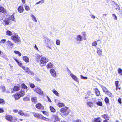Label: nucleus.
Returning a JSON list of instances; mask_svg holds the SVG:
<instances>
[{
    "mask_svg": "<svg viewBox=\"0 0 122 122\" xmlns=\"http://www.w3.org/2000/svg\"><path fill=\"white\" fill-rule=\"evenodd\" d=\"M11 39L15 43H20L21 41L17 34L15 33L11 37Z\"/></svg>",
    "mask_w": 122,
    "mask_h": 122,
    "instance_id": "1",
    "label": "nucleus"
},
{
    "mask_svg": "<svg viewBox=\"0 0 122 122\" xmlns=\"http://www.w3.org/2000/svg\"><path fill=\"white\" fill-rule=\"evenodd\" d=\"M60 111L61 112L64 113V115L66 116L70 112V110L68 107H65L61 108Z\"/></svg>",
    "mask_w": 122,
    "mask_h": 122,
    "instance_id": "2",
    "label": "nucleus"
},
{
    "mask_svg": "<svg viewBox=\"0 0 122 122\" xmlns=\"http://www.w3.org/2000/svg\"><path fill=\"white\" fill-rule=\"evenodd\" d=\"M48 61V59L47 57L42 56L40 61V63L42 64H46Z\"/></svg>",
    "mask_w": 122,
    "mask_h": 122,
    "instance_id": "3",
    "label": "nucleus"
},
{
    "mask_svg": "<svg viewBox=\"0 0 122 122\" xmlns=\"http://www.w3.org/2000/svg\"><path fill=\"white\" fill-rule=\"evenodd\" d=\"M34 90L36 93L40 95H42L43 94V91L41 90V89L38 87L35 88L34 89Z\"/></svg>",
    "mask_w": 122,
    "mask_h": 122,
    "instance_id": "4",
    "label": "nucleus"
},
{
    "mask_svg": "<svg viewBox=\"0 0 122 122\" xmlns=\"http://www.w3.org/2000/svg\"><path fill=\"white\" fill-rule=\"evenodd\" d=\"M51 119L52 121L54 122L58 121L59 119L58 116L57 115H52Z\"/></svg>",
    "mask_w": 122,
    "mask_h": 122,
    "instance_id": "5",
    "label": "nucleus"
},
{
    "mask_svg": "<svg viewBox=\"0 0 122 122\" xmlns=\"http://www.w3.org/2000/svg\"><path fill=\"white\" fill-rule=\"evenodd\" d=\"M33 114L34 116L36 118L38 119H42L43 116L42 115L39 114L38 113H35L34 112H33Z\"/></svg>",
    "mask_w": 122,
    "mask_h": 122,
    "instance_id": "6",
    "label": "nucleus"
},
{
    "mask_svg": "<svg viewBox=\"0 0 122 122\" xmlns=\"http://www.w3.org/2000/svg\"><path fill=\"white\" fill-rule=\"evenodd\" d=\"M50 72L53 77H56V73L54 69H51L50 70Z\"/></svg>",
    "mask_w": 122,
    "mask_h": 122,
    "instance_id": "7",
    "label": "nucleus"
},
{
    "mask_svg": "<svg viewBox=\"0 0 122 122\" xmlns=\"http://www.w3.org/2000/svg\"><path fill=\"white\" fill-rule=\"evenodd\" d=\"M70 76L72 78L74 79L75 81L78 82L79 80L77 77L74 74H71Z\"/></svg>",
    "mask_w": 122,
    "mask_h": 122,
    "instance_id": "8",
    "label": "nucleus"
},
{
    "mask_svg": "<svg viewBox=\"0 0 122 122\" xmlns=\"http://www.w3.org/2000/svg\"><path fill=\"white\" fill-rule=\"evenodd\" d=\"M36 107L39 109H43V106L40 103H38L36 104Z\"/></svg>",
    "mask_w": 122,
    "mask_h": 122,
    "instance_id": "9",
    "label": "nucleus"
},
{
    "mask_svg": "<svg viewBox=\"0 0 122 122\" xmlns=\"http://www.w3.org/2000/svg\"><path fill=\"white\" fill-rule=\"evenodd\" d=\"M9 19H5L3 21V22L4 25L5 26L7 25H8L9 24Z\"/></svg>",
    "mask_w": 122,
    "mask_h": 122,
    "instance_id": "10",
    "label": "nucleus"
},
{
    "mask_svg": "<svg viewBox=\"0 0 122 122\" xmlns=\"http://www.w3.org/2000/svg\"><path fill=\"white\" fill-rule=\"evenodd\" d=\"M5 119L11 122L12 116L10 115H7L5 117Z\"/></svg>",
    "mask_w": 122,
    "mask_h": 122,
    "instance_id": "11",
    "label": "nucleus"
},
{
    "mask_svg": "<svg viewBox=\"0 0 122 122\" xmlns=\"http://www.w3.org/2000/svg\"><path fill=\"white\" fill-rule=\"evenodd\" d=\"M76 40L78 42L81 41L82 40V36L80 35H78L76 37Z\"/></svg>",
    "mask_w": 122,
    "mask_h": 122,
    "instance_id": "12",
    "label": "nucleus"
},
{
    "mask_svg": "<svg viewBox=\"0 0 122 122\" xmlns=\"http://www.w3.org/2000/svg\"><path fill=\"white\" fill-rule=\"evenodd\" d=\"M101 87L102 89L103 92L106 94L109 91V90H108L105 87L101 85Z\"/></svg>",
    "mask_w": 122,
    "mask_h": 122,
    "instance_id": "13",
    "label": "nucleus"
},
{
    "mask_svg": "<svg viewBox=\"0 0 122 122\" xmlns=\"http://www.w3.org/2000/svg\"><path fill=\"white\" fill-rule=\"evenodd\" d=\"M18 11L20 13L23 12L24 10L23 7L22 6H20L19 7L18 9Z\"/></svg>",
    "mask_w": 122,
    "mask_h": 122,
    "instance_id": "14",
    "label": "nucleus"
},
{
    "mask_svg": "<svg viewBox=\"0 0 122 122\" xmlns=\"http://www.w3.org/2000/svg\"><path fill=\"white\" fill-rule=\"evenodd\" d=\"M18 93L19 94L20 97L23 96L25 94V92L24 90L23 89L21 91H20L19 93Z\"/></svg>",
    "mask_w": 122,
    "mask_h": 122,
    "instance_id": "15",
    "label": "nucleus"
},
{
    "mask_svg": "<svg viewBox=\"0 0 122 122\" xmlns=\"http://www.w3.org/2000/svg\"><path fill=\"white\" fill-rule=\"evenodd\" d=\"M42 55H39L37 54L36 55V60L37 61H39L40 59L42 57Z\"/></svg>",
    "mask_w": 122,
    "mask_h": 122,
    "instance_id": "16",
    "label": "nucleus"
},
{
    "mask_svg": "<svg viewBox=\"0 0 122 122\" xmlns=\"http://www.w3.org/2000/svg\"><path fill=\"white\" fill-rule=\"evenodd\" d=\"M21 97L18 93L15 94L14 95V98L15 100H18Z\"/></svg>",
    "mask_w": 122,
    "mask_h": 122,
    "instance_id": "17",
    "label": "nucleus"
},
{
    "mask_svg": "<svg viewBox=\"0 0 122 122\" xmlns=\"http://www.w3.org/2000/svg\"><path fill=\"white\" fill-rule=\"evenodd\" d=\"M7 42L8 43V46H12L10 47L9 48V49H11L12 48V47L13 46V45H14V44L12 43L10 41H7Z\"/></svg>",
    "mask_w": 122,
    "mask_h": 122,
    "instance_id": "18",
    "label": "nucleus"
},
{
    "mask_svg": "<svg viewBox=\"0 0 122 122\" xmlns=\"http://www.w3.org/2000/svg\"><path fill=\"white\" fill-rule=\"evenodd\" d=\"M23 60L26 62H29V58L26 56H24L23 57Z\"/></svg>",
    "mask_w": 122,
    "mask_h": 122,
    "instance_id": "19",
    "label": "nucleus"
},
{
    "mask_svg": "<svg viewBox=\"0 0 122 122\" xmlns=\"http://www.w3.org/2000/svg\"><path fill=\"white\" fill-rule=\"evenodd\" d=\"M102 51V49H101L100 48H97V52L98 54V55H101Z\"/></svg>",
    "mask_w": 122,
    "mask_h": 122,
    "instance_id": "20",
    "label": "nucleus"
},
{
    "mask_svg": "<svg viewBox=\"0 0 122 122\" xmlns=\"http://www.w3.org/2000/svg\"><path fill=\"white\" fill-rule=\"evenodd\" d=\"M31 16L32 18V19L35 22H37V20L35 17L34 15L31 14Z\"/></svg>",
    "mask_w": 122,
    "mask_h": 122,
    "instance_id": "21",
    "label": "nucleus"
},
{
    "mask_svg": "<svg viewBox=\"0 0 122 122\" xmlns=\"http://www.w3.org/2000/svg\"><path fill=\"white\" fill-rule=\"evenodd\" d=\"M53 66V64L51 62L49 63L47 65V68H52Z\"/></svg>",
    "mask_w": 122,
    "mask_h": 122,
    "instance_id": "22",
    "label": "nucleus"
},
{
    "mask_svg": "<svg viewBox=\"0 0 122 122\" xmlns=\"http://www.w3.org/2000/svg\"><path fill=\"white\" fill-rule=\"evenodd\" d=\"M44 41H45V43L47 44L50 41V39L48 38L45 37L44 38Z\"/></svg>",
    "mask_w": 122,
    "mask_h": 122,
    "instance_id": "23",
    "label": "nucleus"
},
{
    "mask_svg": "<svg viewBox=\"0 0 122 122\" xmlns=\"http://www.w3.org/2000/svg\"><path fill=\"white\" fill-rule=\"evenodd\" d=\"M95 93L97 96H99L100 95V92L97 88H96L95 90Z\"/></svg>",
    "mask_w": 122,
    "mask_h": 122,
    "instance_id": "24",
    "label": "nucleus"
},
{
    "mask_svg": "<svg viewBox=\"0 0 122 122\" xmlns=\"http://www.w3.org/2000/svg\"><path fill=\"white\" fill-rule=\"evenodd\" d=\"M22 69L25 71L26 73H27L30 70L28 67L25 66H22Z\"/></svg>",
    "mask_w": 122,
    "mask_h": 122,
    "instance_id": "25",
    "label": "nucleus"
},
{
    "mask_svg": "<svg viewBox=\"0 0 122 122\" xmlns=\"http://www.w3.org/2000/svg\"><path fill=\"white\" fill-rule=\"evenodd\" d=\"M5 10L4 8L0 6V12L2 13H4L5 12Z\"/></svg>",
    "mask_w": 122,
    "mask_h": 122,
    "instance_id": "26",
    "label": "nucleus"
},
{
    "mask_svg": "<svg viewBox=\"0 0 122 122\" xmlns=\"http://www.w3.org/2000/svg\"><path fill=\"white\" fill-rule=\"evenodd\" d=\"M6 34L8 35L11 36L13 34L9 30H7L6 32Z\"/></svg>",
    "mask_w": 122,
    "mask_h": 122,
    "instance_id": "27",
    "label": "nucleus"
},
{
    "mask_svg": "<svg viewBox=\"0 0 122 122\" xmlns=\"http://www.w3.org/2000/svg\"><path fill=\"white\" fill-rule=\"evenodd\" d=\"M87 105L90 108L92 107L93 106V103L90 102H88Z\"/></svg>",
    "mask_w": 122,
    "mask_h": 122,
    "instance_id": "28",
    "label": "nucleus"
},
{
    "mask_svg": "<svg viewBox=\"0 0 122 122\" xmlns=\"http://www.w3.org/2000/svg\"><path fill=\"white\" fill-rule=\"evenodd\" d=\"M52 92L54 93L56 96H59V95L58 92L55 89H53L52 90Z\"/></svg>",
    "mask_w": 122,
    "mask_h": 122,
    "instance_id": "29",
    "label": "nucleus"
},
{
    "mask_svg": "<svg viewBox=\"0 0 122 122\" xmlns=\"http://www.w3.org/2000/svg\"><path fill=\"white\" fill-rule=\"evenodd\" d=\"M9 20H14V17L13 15H12L11 16H10L8 19Z\"/></svg>",
    "mask_w": 122,
    "mask_h": 122,
    "instance_id": "30",
    "label": "nucleus"
},
{
    "mask_svg": "<svg viewBox=\"0 0 122 122\" xmlns=\"http://www.w3.org/2000/svg\"><path fill=\"white\" fill-rule=\"evenodd\" d=\"M101 116L102 117H103L105 119L108 118V119H107V120H108L109 119V117L108 116V115L107 114H104L103 115H102Z\"/></svg>",
    "mask_w": 122,
    "mask_h": 122,
    "instance_id": "31",
    "label": "nucleus"
},
{
    "mask_svg": "<svg viewBox=\"0 0 122 122\" xmlns=\"http://www.w3.org/2000/svg\"><path fill=\"white\" fill-rule=\"evenodd\" d=\"M17 121V119L16 117H12V118L11 119V122H16Z\"/></svg>",
    "mask_w": 122,
    "mask_h": 122,
    "instance_id": "32",
    "label": "nucleus"
},
{
    "mask_svg": "<svg viewBox=\"0 0 122 122\" xmlns=\"http://www.w3.org/2000/svg\"><path fill=\"white\" fill-rule=\"evenodd\" d=\"M50 108L51 112H55L56 110L52 106H50Z\"/></svg>",
    "mask_w": 122,
    "mask_h": 122,
    "instance_id": "33",
    "label": "nucleus"
},
{
    "mask_svg": "<svg viewBox=\"0 0 122 122\" xmlns=\"http://www.w3.org/2000/svg\"><path fill=\"white\" fill-rule=\"evenodd\" d=\"M14 52L16 54H18L19 56H21V54L19 51H14Z\"/></svg>",
    "mask_w": 122,
    "mask_h": 122,
    "instance_id": "34",
    "label": "nucleus"
},
{
    "mask_svg": "<svg viewBox=\"0 0 122 122\" xmlns=\"http://www.w3.org/2000/svg\"><path fill=\"white\" fill-rule=\"evenodd\" d=\"M32 101L33 102H37V99L36 97H33L31 98Z\"/></svg>",
    "mask_w": 122,
    "mask_h": 122,
    "instance_id": "35",
    "label": "nucleus"
},
{
    "mask_svg": "<svg viewBox=\"0 0 122 122\" xmlns=\"http://www.w3.org/2000/svg\"><path fill=\"white\" fill-rule=\"evenodd\" d=\"M19 89V88L17 86H15L13 90L15 91H16Z\"/></svg>",
    "mask_w": 122,
    "mask_h": 122,
    "instance_id": "36",
    "label": "nucleus"
},
{
    "mask_svg": "<svg viewBox=\"0 0 122 122\" xmlns=\"http://www.w3.org/2000/svg\"><path fill=\"white\" fill-rule=\"evenodd\" d=\"M23 100L24 101H29L30 99L28 97H26L23 98Z\"/></svg>",
    "mask_w": 122,
    "mask_h": 122,
    "instance_id": "37",
    "label": "nucleus"
},
{
    "mask_svg": "<svg viewBox=\"0 0 122 122\" xmlns=\"http://www.w3.org/2000/svg\"><path fill=\"white\" fill-rule=\"evenodd\" d=\"M106 94L109 96V97H113L114 96L110 92H109V91Z\"/></svg>",
    "mask_w": 122,
    "mask_h": 122,
    "instance_id": "38",
    "label": "nucleus"
},
{
    "mask_svg": "<svg viewBox=\"0 0 122 122\" xmlns=\"http://www.w3.org/2000/svg\"><path fill=\"white\" fill-rule=\"evenodd\" d=\"M30 114L29 112H27L25 113H24V116L25 117H28L30 116Z\"/></svg>",
    "mask_w": 122,
    "mask_h": 122,
    "instance_id": "39",
    "label": "nucleus"
},
{
    "mask_svg": "<svg viewBox=\"0 0 122 122\" xmlns=\"http://www.w3.org/2000/svg\"><path fill=\"white\" fill-rule=\"evenodd\" d=\"M96 104L100 106H102V103L101 102L99 101L96 102Z\"/></svg>",
    "mask_w": 122,
    "mask_h": 122,
    "instance_id": "40",
    "label": "nucleus"
},
{
    "mask_svg": "<svg viewBox=\"0 0 122 122\" xmlns=\"http://www.w3.org/2000/svg\"><path fill=\"white\" fill-rule=\"evenodd\" d=\"M1 89L3 92H4L5 91V89L4 86H1Z\"/></svg>",
    "mask_w": 122,
    "mask_h": 122,
    "instance_id": "41",
    "label": "nucleus"
},
{
    "mask_svg": "<svg viewBox=\"0 0 122 122\" xmlns=\"http://www.w3.org/2000/svg\"><path fill=\"white\" fill-rule=\"evenodd\" d=\"M118 72L119 74H121V75H122V70L120 68H119L118 70Z\"/></svg>",
    "mask_w": 122,
    "mask_h": 122,
    "instance_id": "42",
    "label": "nucleus"
},
{
    "mask_svg": "<svg viewBox=\"0 0 122 122\" xmlns=\"http://www.w3.org/2000/svg\"><path fill=\"white\" fill-rule=\"evenodd\" d=\"M105 101L106 103H108L109 102V100L108 98L107 97L105 98Z\"/></svg>",
    "mask_w": 122,
    "mask_h": 122,
    "instance_id": "43",
    "label": "nucleus"
},
{
    "mask_svg": "<svg viewBox=\"0 0 122 122\" xmlns=\"http://www.w3.org/2000/svg\"><path fill=\"white\" fill-rule=\"evenodd\" d=\"M28 74L30 75H33L34 74V73L33 72L31 71L30 70H29V71H28V72L27 73Z\"/></svg>",
    "mask_w": 122,
    "mask_h": 122,
    "instance_id": "44",
    "label": "nucleus"
},
{
    "mask_svg": "<svg viewBox=\"0 0 122 122\" xmlns=\"http://www.w3.org/2000/svg\"><path fill=\"white\" fill-rule=\"evenodd\" d=\"M24 113L22 110H20L19 111L18 114L22 116L24 115Z\"/></svg>",
    "mask_w": 122,
    "mask_h": 122,
    "instance_id": "45",
    "label": "nucleus"
},
{
    "mask_svg": "<svg viewBox=\"0 0 122 122\" xmlns=\"http://www.w3.org/2000/svg\"><path fill=\"white\" fill-rule=\"evenodd\" d=\"M42 119L43 120H45V121H48L49 120V119H48L47 118H46L43 116V117H42Z\"/></svg>",
    "mask_w": 122,
    "mask_h": 122,
    "instance_id": "46",
    "label": "nucleus"
},
{
    "mask_svg": "<svg viewBox=\"0 0 122 122\" xmlns=\"http://www.w3.org/2000/svg\"><path fill=\"white\" fill-rule=\"evenodd\" d=\"M22 87L23 88H24L25 89H26L27 88L26 86L24 84H22Z\"/></svg>",
    "mask_w": 122,
    "mask_h": 122,
    "instance_id": "47",
    "label": "nucleus"
},
{
    "mask_svg": "<svg viewBox=\"0 0 122 122\" xmlns=\"http://www.w3.org/2000/svg\"><path fill=\"white\" fill-rule=\"evenodd\" d=\"M6 40L5 39H3L1 40L0 42V44L1 45L2 44H3L6 41Z\"/></svg>",
    "mask_w": 122,
    "mask_h": 122,
    "instance_id": "48",
    "label": "nucleus"
},
{
    "mask_svg": "<svg viewBox=\"0 0 122 122\" xmlns=\"http://www.w3.org/2000/svg\"><path fill=\"white\" fill-rule=\"evenodd\" d=\"M80 77L81 78L83 79H87L88 78L87 77H84L82 75H81Z\"/></svg>",
    "mask_w": 122,
    "mask_h": 122,
    "instance_id": "49",
    "label": "nucleus"
},
{
    "mask_svg": "<svg viewBox=\"0 0 122 122\" xmlns=\"http://www.w3.org/2000/svg\"><path fill=\"white\" fill-rule=\"evenodd\" d=\"M97 44V42L96 41H94L92 43V46H95Z\"/></svg>",
    "mask_w": 122,
    "mask_h": 122,
    "instance_id": "50",
    "label": "nucleus"
},
{
    "mask_svg": "<svg viewBox=\"0 0 122 122\" xmlns=\"http://www.w3.org/2000/svg\"><path fill=\"white\" fill-rule=\"evenodd\" d=\"M25 10L27 11H28L30 10L29 7L27 5H25Z\"/></svg>",
    "mask_w": 122,
    "mask_h": 122,
    "instance_id": "51",
    "label": "nucleus"
},
{
    "mask_svg": "<svg viewBox=\"0 0 122 122\" xmlns=\"http://www.w3.org/2000/svg\"><path fill=\"white\" fill-rule=\"evenodd\" d=\"M30 87L31 88H34L35 87V85L33 84H32V83L30 84Z\"/></svg>",
    "mask_w": 122,
    "mask_h": 122,
    "instance_id": "52",
    "label": "nucleus"
},
{
    "mask_svg": "<svg viewBox=\"0 0 122 122\" xmlns=\"http://www.w3.org/2000/svg\"><path fill=\"white\" fill-rule=\"evenodd\" d=\"M60 41L59 40H57L56 41V44L57 45H59L60 44Z\"/></svg>",
    "mask_w": 122,
    "mask_h": 122,
    "instance_id": "53",
    "label": "nucleus"
},
{
    "mask_svg": "<svg viewBox=\"0 0 122 122\" xmlns=\"http://www.w3.org/2000/svg\"><path fill=\"white\" fill-rule=\"evenodd\" d=\"M64 105V104L62 103H59L58 104V106L60 107H62Z\"/></svg>",
    "mask_w": 122,
    "mask_h": 122,
    "instance_id": "54",
    "label": "nucleus"
},
{
    "mask_svg": "<svg viewBox=\"0 0 122 122\" xmlns=\"http://www.w3.org/2000/svg\"><path fill=\"white\" fill-rule=\"evenodd\" d=\"M1 56H3L4 57V58L5 59H6V60H8V59L7 58H6L7 56H5L4 54H3L2 53V54H1Z\"/></svg>",
    "mask_w": 122,
    "mask_h": 122,
    "instance_id": "55",
    "label": "nucleus"
},
{
    "mask_svg": "<svg viewBox=\"0 0 122 122\" xmlns=\"http://www.w3.org/2000/svg\"><path fill=\"white\" fill-rule=\"evenodd\" d=\"M18 65L21 67H22V66H23L22 65V63H21L20 62H19L18 63Z\"/></svg>",
    "mask_w": 122,
    "mask_h": 122,
    "instance_id": "56",
    "label": "nucleus"
},
{
    "mask_svg": "<svg viewBox=\"0 0 122 122\" xmlns=\"http://www.w3.org/2000/svg\"><path fill=\"white\" fill-rule=\"evenodd\" d=\"M118 83H119V82L118 81H115V85L116 86H117H117H119Z\"/></svg>",
    "mask_w": 122,
    "mask_h": 122,
    "instance_id": "57",
    "label": "nucleus"
},
{
    "mask_svg": "<svg viewBox=\"0 0 122 122\" xmlns=\"http://www.w3.org/2000/svg\"><path fill=\"white\" fill-rule=\"evenodd\" d=\"M112 16L114 17V19L115 20H117V17L116 16L115 14H113L112 15Z\"/></svg>",
    "mask_w": 122,
    "mask_h": 122,
    "instance_id": "58",
    "label": "nucleus"
},
{
    "mask_svg": "<svg viewBox=\"0 0 122 122\" xmlns=\"http://www.w3.org/2000/svg\"><path fill=\"white\" fill-rule=\"evenodd\" d=\"M67 72H68L69 73V75L70 76V75L71 74H73L69 70V69H68V68H67Z\"/></svg>",
    "mask_w": 122,
    "mask_h": 122,
    "instance_id": "59",
    "label": "nucleus"
},
{
    "mask_svg": "<svg viewBox=\"0 0 122 122\" xmlns=\"http://www.w3.org/2000/svg\"><path fill=\"white\" fill-rule=\"evenodd\" d=\"M92 101L94 103H95L96 101V99L95 98H94L92 99Z\"/></svg>",
    "mask_w": 122,
    "mask_h": 122,
    "instance_id": "60",
    "label": "nucleus"
},
{
    "mask_svg": "<svg viewBox=\"0 0 122 122\" xmlns=\"http://www.w3.org/2000/svg\"><path fill=\"white\" fill-rule=\"evenodd\" d=\"M90 16L92 18L94 19L95 18V16H94L92 14H91L90 15Z\"/></svg>",
    "mask_w": 122,
    "mask_h": 122,
    "instance_id": "61",
    "label": "nucleus"
},
{
    "mask_svg": "<svg viewBox=\"0 0 122 122\" xmlns=\"http://www.w3.org/2000/svg\"><path fill=\"white\" fill-rule=\"evenodd\" d=\"M95 121L96 122H101V121L98 120V118H96L95 119Z\"/></svg>",
    "mask_w": 122,
    "mask_h": 122,
    "instance_id": "62",
    "label": "nucleus"
},
{
    "mask_svg": "<svg viewBox=\"0 0 122 122\" xmlns=\"http://www.w3.org/2000/svg\"><path fill=\"white\" fill-rule=\"evenodd\" d=\"M43 113L45 115H47V112L46 111H42Z\"/></svg>",
    "mask_w": 122,
    "mask_h": 122,
    "instance_id": "63",
    "label": "nucleus"
},
{
    "mask_svg": "<svg viewBox=\"0 0 122 122\" xmlns=\"http://www.w3.org/2000/svg\"><path fill=\"white\" fill-rule=\"evenodd\" d=\"M4 102V101L3 99H0V103H2Z\"/></svg>",
    "mask_w": 122,
    "mask_h": 122,
    "instance_id": "64",
    "label": "nucleus"
}]
</instances>
